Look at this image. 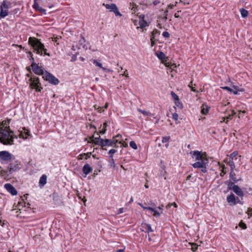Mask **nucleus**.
<instances>
[{
    "instance_id": "1",
    "label": "nucleus",
    "mask_w": 252,
    "mask_h": 252,
    "mask_svg": "<svg viewBox=\"0 0 252 252\" xmlns=\"http://www.w3.org/2000/svg\"><path fill=\"white\" fill-rule=\"evenodd\" d=\"M192 158L197 161L192 164L194 168L200 169L201 172L205 173L207 172V167L208 164V159L206 157V153H201L198 151H191L189 153Z\"/></svg>"
},
{
    "instance_id": "2",
    "label": "nucleus",
    "mask_w": 252,
    "mask_h": 252,
    "mask_svg": "<svg viewBox=\"0 0 252 252\" xmlns=\"http://www.w3.org/2000/svg\"><path fill=\"white\" fill-rule=\"evenodd\" d=\"M14 138H17V137L13 134L9 126L0 127V142L1 143L4 145L13 144Z\"/></svg>"
},
{
    "instance_id": "3",
    "label": "nucleus",
    "mask_w": 252,
    "mask_h": 252,
    "mask_svg": "<svg viewBox=\"0 0 252 252\" xmlns=\"http://www.w3.org/2000/svg\"><path fill=\"white\" fill-rule=\"evenodd\" d=\"M28 42L36 54L42 55L43 52L44 55L50 56V54L47 53V49L45 48L44 44L41 43L40 39L34 37H30Z\"/></svg>"
},
{
    "instance_id": "4",
    "label": "nucleus",
    "mask_w": 252,
    "mask_h": 252,
    "mask_svg": "<svg viewBox=\"0 0 252 252\" xmlns=\"http://www.w3.org/2000/svg\"><path fill=\"white\" fill-rule=\"evenodd\" d=\"M29 81L30 82V87L32 89H35L36 92H40L43 89L39 81V78L38 77L33 76L31 77Z\"/></svg>"
},
{
    "instance_id": "5",
    "label": "nucleus",
    "mask_w": 252,
    "mask_h": 252,
    "mask_svg": "<svg viewBox=\"0 0 252 252\" xmlns=\"http://www.w3.org/2000/svg\"><path fill=\"white\" fill-rule=\"evenodd\" d=\"M42 78L44 80L48 81L50 83L54 85H58L60 82L58 78L46 70L45 71V73L43 76H42Z\"/></svg>"
},
{
    "instance_id": "6",
    "label": "nucleus",
    "mask_w": 252,
    "mask_h": 252,
    "mask_svg": "<svg viewBox=\"0 0 252 252\" xmlns=\"http://www.w3.org/2000/svg\"><path fill=\"white\" fill-rule=\"evenodd\" d=\"M8 4H10L9 2L6 1L4 0L2 1V3L0 6V17L4 18L8 15Z\"/></svg>"
},
{
    "instance_id": "7",
    "label": "nucleus",
    "mask_w": 252,
    "mask_h": 252,
    "mask_svg": "<svg viewBox=\"0 0 252 252\" xmlns=\"http://www.w3.org/2000/svg\"><path fill=\"white\" fill-rule=\"evenodd\" d=\"M22 165L18 161H14L11 162L8 166V169L9 174L16 172L21 168Z\"/></svg>"
},
{
    "instance_id": "8",
    "label": "nucleus",
    "mask_w": 252,
    "mask_h": 252,
    "mask_svg": "<svg viewBox=\"0 0 252 252\" xmlns=\"http://www.w3.org/2000/svg\"><path fill=\"white\" fill-rule=\"evenodd\" d=\"M12 155L8 151H3L0 152V159L5 161H8L12 158Z\"/></svg>"
},
{
    "instance_id": "9",
    "label": "nucleus",
    "mask_w": 252,
    "mask_h": 252,
    "mask_svg": "<svg viewBox=\"0 0 252 252\" xmlns=\"http://www.w3.org/2000/svg\"><path fill=\"white\" fill-rule=\"evenodd\" d=\"M31 67L35 74L43 76L45 71H44L42 67L39 66L38 64L33 63V65H31Z\"/></svg>"
},
{
    "instance_id": "10",
    "label": "nucleus",
    "mask_w": 252,
    "mask_h": 252,
    "mask_svg": "<svg viewBox=\"0 0 252 252\" xmlns=\"http://www.w3.org/2000/svg\"><path fill=\"white\" fill-rule=\"evenodd\" d=\"M120 139H106L104 140V146H112L114 147H118V146L116 145V144L118 142V141Z\"/></svg>"
},
{
    "instance_id": "11",
    "label": "nucleus",
    "mask_w": 252,
    "mask_h": 252,
    "mask_svg": "<svg viewBox=\"0 0 252 252\" xmlns=\"http://www.w3.org/2000/svg\"><path fill=\"white\" fill-rule=\"evenodd\" d=\"M5 189L11 193L12 195H15L17 194V191L15 188L10 184H5L4 185Z\"/></svg>"
},
{
    "instance_id": "12",
    "label": "nucleus",
    "mask_w": 252,
    "mask_h": 252,
    "mask_svg": "<svg viewBox=\"0 0 252 252\" xmlns=\"http://www.w3.org/2000/svg\"><path fill=\"white\" fill-rule=\"evenodd\" d=\"M232 190L238 196L243 197L244 195V192L238 185H234Z\"/></svg>"
},
{
    "instance_id": "13",
    "label": "nucleus",
    "mask_w": 252,
    "mask_h": 252,
    "mask_svg": "<svg viewBox=\"0 0 252 252\" xmlns=\"http://www.w3.org/2000/svg\"><path fill=\"white\" fill-rule=\"evenodd\" d=\"M226 200L230 205L233 206L236 204V199L233 193H231V194L227 197Z\"/></svg>"
},
{
    "instance_id": "14",
    "label": "nucleus",
    "mask_w": 252,
    "mask_h": 252,
    "mask_svg": "<svg viewBox=\"0 0 252 252\" xmlns=\"http://www.w3.org/2000/svg\"><path fill=\"white\" fill-rule=\"evenodd\" d=\"M33 8L36 11L42 14H46V10L39 6L38 3L35 0L33 5Z\"/></svg>"
},
{
    "instance_id": "15",
    "label": "nucleus",
    "mask_w": 252,
    "mask_h": 252,
    "mask_svg": "<svg viewBox=\"0 0 252 252\" xmlns=\"http://www.w3.org/2000/svg\"><path fill=\"white\" fill-rule=\"evenodd\" d=\"M141 230L142 231H145L147 233H149L150 232H153V230L152 229L151 225L147 223H142L141 224Z\"/></svg>"
},
{
    "instance_id": "16",
    "label": "nucleus",
    "mask_w": 252,
    "mask_h": 252,
    "mask_svg": "<svg viewBox=\"0 0 252 252\" xmlns=\"http://www.w3.org/2000/svg\"><path fill=\"white\" fill-rule=\"evenodd\" d=\"M93 170L92 167L89 164H86L84 165L82 168V172L85 175H88ZM86 176H85L86 177Z\"/></svg>"
},
{
    "instance_id": "17",
    "label": "nucleus",
    "mask_w": 252,
    "mask_h": 252,
    "mask_svg": "<svg viewBox=\"0 0 252 252\" xmlns=\"http://www.w3.org/2000/svg\"><path fill=\"white\" fill-rule=\"evenodd\" d=\"M139 17L140 18V20L139 22V24L140 27L141 29H143L148 26V23L146 21H145L144 20V15H140Z\"/></svg>"
},
{
    "instance_id": "18",
    "label": "nucleus",
    "mask_w": 252,
    "mask_h": 252,
    "mask_svg": "<svg viewBox=\"0 0 252 252\" xmlns=\"http://www.w3.org/2000/svg\"><path fill=\"white\" fill-rule=\"evenodd\" d=\"M47 181V176L43 175L40 178L39 181V186L41 188L43 187L46 184Z\"/></svg>"
},
{
    "instance_id": "19",
    "label": "nucleus",
    "mask_w": 252,
    "mask_h": 252,
    "mask_svg": "<svg viewBox=\"0 0 252 252\" xmlns=\"http://www.w3.org/2000/svg\"><path fill=\"white\" fill-rule=\"evenodd\" d=\"M105 6L107 9H110V11L112 12L114 11L115 9H117V5L114 3H112L111 4H106Z\"/></svg>"
},
{
    "instance_id": "20",
    "label": "nucleus",
    "mask_w": 252,
    "mask_h": 252,
    "mask_svg": "<svg viewBox=\"0 0 252 252\" xmlns=\"http://www.w3.org/2000/svg\"><path fill=\"white\" fill-rule=\"evenodd\" d=\"M201 113L204 115H206L209 111V107L206 104H203L201 107Z\"/></svg>"
},
{
    "instance_id": "21",
    "label": "nucleus",
    "mask_w": 252,
    "mask_h": 252,
    "mask_svg": "<svg viewBox=\"0 0 252 252\" xmlns=\"http://www.w3.org/2000/svg\"><path fill=\"white\" fill-rule=\"evenodd\" d=\"M93 63L95 64L96 66L101 68L104 71L109 72L110 71V69H107L106 68L102 67V64L97 61V60H94L93 62Z\"/></svg>"
},
{
    "instance_id": "22",
    "label": "nucleus",
    "mask_w": 252,
    "mask_h": 252,
    "mask_svg": "<svg viewBox=\"0 0 252 252\" xmlns=\"http://www.w3.org/2000/svg\"><path fill=\"white\" fill-rule=\"evenodd\" d=\"M230 179L233 182L236 183L238 182L239 180L237 179L235 177V174L234 172V170H230Z\"/></svg>"
},
{
    "instance_id": "23",
    "label": "nucleus",
    "mask_w": 252,
    "mask_h": 252,
    "mask_svg": "<svg viewBox=\"0 0 252 252\" xmlns=\"http://www.w3.org/2000/svg\"><path fill=\"white\" fill-rule=\"evenodd\" d=\"M156 55L158 58L161 61L164 60L165 58V55L162 52L156 53Z\"/></svg>"
},
{
    "instance_id": "24",
    "label": "nucleus",
    "mask_w": 252,
    "mask_h": 252,
    "mask_svg": "<svg viewBox=\"0 0 252 252\" xmlns=\"http://www.w3.org/2000/svg\"><path fill=\"white\" fill-rule=\"evenodd\" d=\"M240 11L241 12V14L242 17L246 18L248 16V11L247 10L242 8L240 9Z\"/></svg>"
},
{
    "instance_id": "25",
    "label": "nucleus",
    "mask_w": 252,
    "mask_h": 252,
    "mask_svg": "<svg viewBox=\"0 0 252 252\" xmlns=\"http://www.w3.org/2000/svg\"><path fill=\"white\" fill-rule=\"evenodd\" d=\"M10 119H8L7 120L3 121L1 123L0 127L4 128V127L9 126L8 125L10 124Z\"/></svg>"
},
{
    "instance_id": "26",
    "label": "nucleus",
    "mask_w": 252,
    "mask_h": 252,
    "mask_svg": "<svg viewBox=\"0 0 252 252\" xmlns=\"http://www.w3.org/2000/svg\"><path fill=\"white\" fill-rule=\"evenodd\" d=\"M137 110L144 116H152V114H151V113H150L149 111L141 110L139 108H138L137 109Z\"/></svg>"
},
{
    "instance_id": "27",
    "label": "nucleus",
    "mask_w": 252,
    "mask_h": 252,
    "mask_svg": "<svg viewBox=\"0 0 252 252\" xmlns=\"http://www.w3.org/2000/svg\"><path fill=\"white\" fill-rule=\"evenodd\" d=\"M137 6L133 2H130L129 3V8L132 10L134 12L136 11Z\"/></svg>"
},
{
    "instance_id": "28",
    "label": "nucleus",
    "mask_w": 252,
    "mask_h": 252,
    "mask_svg": "<svg viewBox=\"0 0 252 252\" xmlns=\"http://www.w3.org/2000/svg\"><path fill=\"white\" fill-rule=\"evenodd\" d=\"M10 174L9 173L8 170L5 171L4 170H1L0 171V175L4 177L5 178L9 176Z\"/></svg>"
},
{
    "instance_id": "29",
    "label": "nucleus",
    "mask_w": 252,
    "mask_h": 252,
    "mask_svg": "<svg viewBox=\"0 0 252 252\" xmlns=\"http://www.w3.org/2000/svg\"><path fill=\"white\" fill-rule=\"evenodd\" d=\"M227 164L230 166L231 170L234 169L235 166L234 160L229 159V160L228 161Z\"/></svg>"
},
{
    "instance_id": "30",
    "label": "nucleus",
    "mask_w": 252,
    "mask_h": 252,
    "mask_svg": "<svg viewBox=\"0 0 252 252\" xmlns=\"http://www.w3.org/2000/svg\"><path fill=\"white\" fill-rule=\"evenodd\" d=\"M222 89L225 90H227L230 92V93L234 94H237V91H234V90L233 89H231L228 87H222Z\"/></svg>"
},
{
    "instance_id": "31",
    "label": "nucleus",
    "mask_w": 252,
    "mask_h": 252,
    "mask_svg": "<svg viewBox=\"0 0 252 252\" xmlns=\"http://www.w3.org/2000/svg\"><path fill=\"white\" fill-rule=\"evenodd\" d=\"M237 155L238 153L237 152H233L230 155L229 159L232 160H236L237 159V158H236Z\"/></svg>"
},
{
    "instance_id": "32",
    "label": "nucleus",
    "mask_w": 252,
    "mask_h": 252,
    "mask_svg": "<svg viewBox=\"0 0 252 252\" xmlns=\"http://www.w3.org/2000/svg\"><path fill=\"white\" fill-rule=\"evenodd\" d=\"M175 104L176 107H177L179 109H181L183 108V104L182 102L180 101V99L178 100L175 101Z\"/></svg>"
},
{
    "instance_id": "33",
    "label": "nucleus",
    "mask_w": 252,
    "mask_h": 252,
    "mask_svg": "<svg viewBox=\"0 0 252 252\" xmlns=\"http://www.w3.org/2000/svg\"><path fill=\"white\" fill-rule=\"evenodd\" d=\"M95 144L101 146V147H104V140L100 138Z\"/></svg>"
},
{
    "instance_id": "34",
    "label": "nucleus",
    "mask_w": 252,
    "mask_h": 252,
    "mask_svg": "<svg viewBox=\"0 0 252 252\" xmlns=\"http://www.w3.org/2000/svg\"><path fill=\"white\" fill-rule=\"evenodd\" d=\"M129 145L132 149L134 150H136L137 149V145L134 141H130L129 143Z\"/></svg>"
},
{
    "instance_id": "35",
    "label": "nucleus",
    "mask_w": 252,
    "mask_h": 252,
    "mask_svg": "<svg viewBox=\"0 0 252 252\" xmlns=\"http://www.w3.org/2000/svg\"><path fill=\"white\" fill-rule=\"evenodd\" d=\"M191 249L193 252H195L198 248V245L196 243H191Z\"/></svg>"
},
{
    "instance_id": "36",
    "label": "nucleus",
    "mask_w": 252,
    "mask_h": 252,
    "mask_svg": "<svg viewBox=\"0 0 252 252\" xmlns=\"http://www.w3.org/2000/svg\"><path fill=\"white\" fill-rule=\"evenodd\" d=\"M113 139H120V140L118 141V142L119 143H122V141H123L122 136L120 134L117 135L116 136L113 137Z\"/></svg>"
},
{
    "instance_id": "37",
    "label": "nucleus",
    "mask_w": 252,
    "mask_h": 252,
    "mask_svg": "<svg viewBox=\"0 0 252 252\" xmlns=\"http://www.w3.org/2000/svg\"><path fill=\"white\" fill-rule=\"evenodd\" d=\"M171 95L175 101L179 99V96L174 92H171Z\"/></svg>"
},
{
    "instance_id": "38",
    "label": "nucleus",
    "mask_w": 252,
    "mask_h": 252,
    "mask_svg": "<svg viewBox=\"0 0 252 252\" xmlns=\"http://www.w3.org/2000/svg\"><path fill=\"white\" fill-rule=\"evenodd\" d=\"M232 88H233V90H234V91H237V93L238 92H243L244 91V89H240L239 88V87H238L237 86L233 85Z\"/></svg>"
},
{
    "instance_id": "39",
    "label": "nucleus",
    "mask_w": 252,
    "mask_h": 252,
    "mask_svg": "<svg viewBox=\"0 0 252 252\" xmlns=\"http://www.w3.org/2000/svg\"><path fill=\"white\" fill-rule=\"evenodd\" d=\"M91 154L92 153L91 152H89L80 154V156H85V159H88L90 158Z\"/></svg>"
},
{
    "instance_id": "40",
    "label": "nucleus",
    "mask_w": 252,
    "mask_h": 252,
    "mask_svg": "<svg viewBox=\"0 0 252 252\" xmlns=\"http://www.w3.org/2000/svg\"><path fill=\"white\" fill-rule=\"evenodd\" d=\"M110 159L109 160V163L111 166H115V161L113 159V156H110Z\"/></svg>"
},
{
    "instance_id": "41",
    "label": "nucleus",
    "mask_w": 252,
    "mask_h": 252,
    "mask_svg": "<svg viewBox=\"0 0 252 252\" xmlns=\"http://www.w3.org/2000/svg\"><path fill=\"white\" fill-rule=\"evenodd\" d=\"M97 135H98V137H94V136H93L92 137V138H93L92 142L94 144H95L96 142L98 141V139H99L100 138L99 135L98 133L97 134Z\"/></svg>"
},
{
    "instance_id": "42",
    "label": "nucleus",
    "mask_w": 252,
    "mask_h": 252,
    "mask_svg": "<svg viewBox=\"0 0 252 252\" xmlns=\"http://www.w3.org/2000/svg\"><path fill=\"white\" fill-rule=\"evenodd\" d=\"M157 34H159V32L158 30L155 29L152 32V35H151V36H154V38H155V35Z\"/></svg>"
},
{
    "instance_id": "43",
    "label": "nucleus",
    "mask_w": 252,
    "mask_h": 252,
    "mask_svg": "<svg viewBox=\"0 0 252 252\" xmlns=\"http://www.w3.org/2000/svg\"><path fill=\"white\" fill-rule=\"evenodd\" d=\"M239 226L243 229H246L247 228L246 224L241 220L239 224Z\"/></svg>"
},
{
    "instance_id": "44",
    "label": "nucleus",
    "mask_w": 252,
    "mask_h": 252,
    "mask_svg": "<svg viewBox=\"0 0 252 252\" xmlns=\"http://www.w3.org/2000/svg\"><path fill=\"white\" fill-rule=\"evenodd\" d=\"M30 54L31 55V58H30L29 60H30V62L32 63L31 65H33V63H36L34 62V58L32 57V53L31 52H30Z\"/></svg>"
},
{
    "instance_id": "45",
    "label": "nucleus",
    "mask_w": 252,
    "mask_h": 252,
    "mask_svg": "<svg viewBox=\"0 0 252 252\" xmlns=\"http://www.w3.org/2000/svg\"><path fill=\"white\" fill-rule=\"evenodd\" d=\"M222 169L221 170V172L220 173V175L221 176H223L224 174H225V172L224 171V169L225 168L224 165L221 166Z\"/></svg>"
},
{
    "instance_id": "46",
    "label": "nucleus",
    "mask_w": 252,
    "mask_h": 252,
    "mask_svg": "<svg viewBox=\"0 0 252 252\" xmlns=\"http://www.w3.org/2000/svg\"><path fill=\"white\" fill-rule=\"evenodd\" d=\"M117 152V150L115 149H112L109 150L108 154L109 155V157L111 156H113V154Z\"/></svg>"
},
{
    "instance_id": "47",
    "label": "nucleus",
    "mask_w": 252,
    "mask_h": 252,
    "mask_svg": "<svg viewBox=\"0 0 252 252\" xmlns=\"http://www.w3.org/2000/svg\"><path fill=\"white\" fill-rule=\"evenodd\" d=\"M113 12L115 13L116 16H119L120 17L122 16L121 13L119 11L118 7L117 8V9H115V10L113 11Z\"/></svg>"
},
{
    "instance_id": "48",
    "label": "nucleus",
    "mask_w": 252,
    "mask_h": 252,
    "mask_svg": "<svg viewBox=\"0 0 252 252\" xmlns=\"http://www.w3.org/2000/svg\"><path fill=\"white\" fill-rule=\"evenodd\" d=\"M227 186H228V189L232 190V187L234 186V183L231 182H228L227 183Z\"/></svg>"
},
{
    "instance_id": "49",
    "label": "nucleus",
    "mask_w": 252,
    "mask_h": 252,
    "mask_svg": "<svg viewBox=\"0 0 252 252\" xmlns=\"http://www.w3.org/2000/svg\"><path fill=\"white\" fill-rule=\"evenodd\" d=\"M162 35L164 37L168 38L169 37L170 34L168 32L165 31L162 33Z\"/></svg>"
},
{
    "instance_id": "50",
    "label": "nucleus",
    "mask_w": 252,
    "mask_h": 252,
    "mask_svg": "<svg viewBox=\"0 0 252 252\" xmlns=\"http://www.w3.org/2000/svg\"><path fill=\"white\" fill-rule=\"evenodd\" d=\"M172 118L175 120V121L178 120V115L177 113H174L172 114Z\"/></svg>"
},
{
    "instance_id": "51",
    "label": "nucleus",
    "mask_w": 252,
    "mask_h": 252,
    "mask_svg": "<svg viewBox=\"0 0 252 252\" xmlns=\"http://www.w3.org/2000/svg\"><path fill=\"white\" fill-rule=\"evenodd\" d=\"M169 139V137H163L162 138V143H166L168 141Z\"/></svg>"
},
{
    "instance_id": "52",
    "label": "nucleus",
    "mask_w": 252,
    "mask_h": 252,
    "mask_svg": "<svg viewBox=\"0 0 252 252\" xmlns=\"http://www.w3.org/2000/svg\"><path fill=\"white\" fill-rule=\"evenodd\" d=\"M151 46H154L155 44V38L154 36H151Z\"/></svg>"
},
{
    "instance_id": "53",
    "label": "nucleus",
    "mask_w": 252,
    "mask_h": 252,
    "mask_svg": "<svg viewBox=\"0 0 252 252\" xmlns=\"http://www.w3.org/2000/svg\"><path fill=\"white\" fill-rule=\"evenodd\" d=\"M247 213L248 216L252 217V208H249Z\"/></svg>"
},
{
    "instance_id": "54",
    "label": "nucleus",
    "mask_w": 252,
    "mask_h": 252,
    "mask_svg": "<svg viewBox=\"0 0 252 252\" xmlns=\"http://www.w3.org/2000/svg\"><path fill=\"white\" fill-rule=\"evenodd\" d=\"M153 212L154 213V216L155 217H158L160 216V213L156 210H155V211H153Z\"/></svg>"
},
{
    "instance_id": "55",
    "label": "nucleus",
    "mask_w": 252,
    "mask_h": 252,
    "mask_svg": "<svg viewBox=\"0 0 252 252\" xmlns=\"http://www.w3.org/2000/svg\"><path fill=\"white\" fill-rule=\"evenodd\" d=\"M143 209L144 210H150L152 212H153V211H155V209L154 208H153L151 207H143Z\"/></svg>"
},
{
    "instance_id": "56",
    "label": "nucleus",
    "mask_w": 252,
    "mask_h": 252,
    "mask_svg": "<svg viewBox=\"0 0 252 252\" xmlns=\"http://www.w3.org/2000/svg\"><path fill=\"white\" fill-rule=\"evenodd\" d=\"M95 108L96 109H97L98 110V112H102V109L103 108V107H100V106H98L97 108L96 107V106H94ZM104 110H102V111H103Z\"/></svg>"
},
{
    "instance_id": "57",
    "label": "nucleus",
    "mask_w": 252,
    "mask_h": 252,
    "mask_svg": "<svg viewBox=\"0 0 252 252\" xmlns=\"http://www.w3.org/2000/svg\"><path fill=\"white\" fill-rule=\"evenodd\" d=\"M120 144H121L124 147H127L128 146L126 142L123 141V140L122 141V143H120Z\"/></svg>"
},
{
    "instance_id": "58",
    "label": "nucleus",
    "mask_w": 252,
    "mask_h": 252,
    "mask_svg": "<svg viewBox=\"0 0 252 252\" xmlns=\"http://www.w3.org/2000/svg\"><path fill=\"white\" fill-rule=\"evenodd\" d=\"M236 204H243V202L242 201H241L239 199V198L237 197L236 198Z\"/></svg>"
},
{
    "instance_id": "59",
    "label": "nucleus",
    "mask_w": 252,
    "mask_h": 252,
    "mask_svg": "<svg viewBox=\"0 0 252 252\" xmlns=\"http://www.w3.org/2000/svg\"><path fill=\"white\" fill-rule=\"evenodd\" d=\"M159 1L158 0H155L153 1V4L154 5H157L159 3Z\"/></svg>"
},
{
    "instance_id": "60",
    "label": "nucleus",
    "mask_w": 252,
    "mask_h": 252,
    "mask_svg": "<svg viewBox=\"0 0 252 252\" xmlns=\"http://www.w3.org/2000/svg\"><path fill=\"white\" fill-rule=\"evenodd\" d=\"M123 75L125 76L126 77L128 78L129 76H128V74L127 73V70H126L124 72V73L123 74Z\"/></svg>"
},
{
    "instance_id": "61",
    "label": "nucleus",
    "mask_w": 252,
    "mask_h": 252,
    "mask_svg": "<svg viewBox=\"0 0 252 252\" xmlns=\"http://www.w3.org/2000/svg\"><path fill=\"white\" fill-rule=\"evenodd\" d=\"M106 129L105 128H103L101 130H100V133L102 134H104L106 132Z\"/></svg>"
},
{
    "instance_id": "62",
    "label": "nucleus",
    "mask_w": 252,
    "mask_h": 252,
    "mask_svg": "<svg viewBox=\"0 0 252 252\" xmlns=\"http://www.w3.org/2000/svg\"><path fill=\"white\" fill-rule=\"evenodd\" d=\"M179 12H181V11H178L177 13H176L175 14L174 16H175V18H179L180 17V16H179V15L178 14V13Z\"/></svg>"
},
{
    "instance_id": "63",
    "label": "nucleus",
    "mask_w": 252,
    "mask_h": 252,
    "mask_svg": "<svg viewBox=\"0 0 252 252\" xmlns=\"http://www.w3.org/2000/svg\"><path fill=\"white\" fill-rule=\"evenodd\" d=\"M232 115H229V116L227 117V121L226 122V123H227V122H228V120H229V119H232Z\"/></svg>"
},
{
    "instance_id": "64",
    "label": "nucleus",
    "mask_w": 252,
    "mask_h": 252,
    "mask_svg": "<svg viewBox=\"0 0 252 252\" xmlns=\"http://www.w3.org/2000/svg\"><path fill=\"white\" fill-rule=\"evenodd\" d=\"M124 251V249H120L117 251L116 252H123Z\"/></svg>"
}]
</instances>
